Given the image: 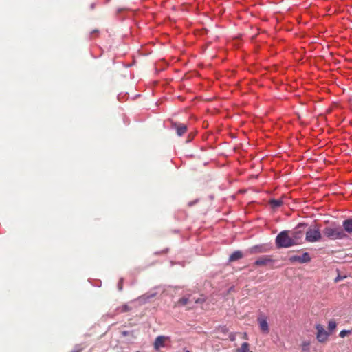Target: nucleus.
Wrapping results in <instances>:
<instances>
[{
	"instance_id": "obj_1",
	"label": "nucleus",
	"mask_w": 352,
	"mask_h": 352,
	"mask_svg": "<svg viewBox=\"0 0 352 352\" xmlns=\"http://www.w3.org/2000/svg\"><path fill=\"white\" fill-rule=\"evenodd\" d=\"M323 234L331 240L343 239L347 235L340 227L329 226L323 230Z\"/></svg>"
},
{
	"instance_id": "obj_2",
	"label": "nucleus",
	"mask_w": 352,
	"mask_h": 352,
	"mask_svg": "<svg viewBox=\"0 0 352 352\" xmlns=\"http://www.w3.org/2000/svg\"><path fill=\"white\" fill-rule=\"evenodd\" d=\"M276 245L278 248H287L294 246L289 231L284 230L280 232L276 237Z\"/></svg>"
},
{
	"instance_id": "obj_3",
	"label": "nucleus",
	"mask_w": 352,
	"mask_h": 352,
	"mask_svg": "<svg viewBox=\"0 0 352 352\" xmlns=\"http://www.w3.org/2000/svg\"><path fill=\"white\" fill-rule=\"evenodd\" d=\"M322 239L320 228L318 226L309 228L305 233V240L309 243L319 241Z\"/></svg>"
},
{
	"instance_id": "obj_4",
	"label": "nucleus",
	"mask_w": 352,
	"mask_h": 352,
	"mask_svg": "<svg viewBox=\"0 0 352 352\" xmlns=\"http://www.w3.org/2000/svg\"><path fill=\"white\" fill-rule=\"evenodd\" d=\"M304 226V224H298L296 230L292 232L291 237L294 245H300L302 243L304 232L299 230V228Z\"/></svg>"
},
{
	"instance_id": "obj_5",
	"label": "nucleus",
	"mask_w": 352,
	"mask_h": 352,
	"mask_svg": "<svg viewBox=\"0 0 352 352\" xmlns=\"http://www.w3.org/2000/svg\"><path fill=\"white\" fill-rule=\"evenodd\" d=\"M316 329L317 331L316 338L318 341L321 343L327 342L330 336V333L327 331L321 324H317L316 325Z\"/></svg>"
},
{
	"instance_id": "obj_6",
	"label": "nucleus",
	"mask_w": 352,
	"mask_h": 352,
	"mask_svg": "<svg viewBox=\"0 0 352 352\" xmlns=\"http://www.w3.org/2000/svg\"><path fill=\"white\" fill-rule=\"evenodd\" d=\"M171 128L175 129L177 135L179 137L185 134L188 130L186 124L178 122L171 121Z\"/></svg>"
},
{
	"instance_id": "obj_7",
	"label": "nucleus",
	"mask_w": 352,
	"mask_h": 352,
	"mask_svg": "<svg viewBox=\"0 0 352 352\" xmlns=\"http://www.w3.org/2000/svg\"><path fill=\"white\" fill-rule=\"evenodd\" d=\"M291 262H298L300 263H309L311 261V257L308 252L303 253L302 255H294L289 258Z\"/></svg>"
},
{
	"instance_id": "obj_8",
	"label": "nucleus",
	"mask_w": 352,
	"mask_h": 352,
	"mask_svg": "<svg viewBox=\"0 0 352 352\" xmlns=\"http://www.w3.org/2000/svg\"><path fill=\"white\" fill-rule=\"evenodd\" d=\"M273 262L274 260L271 256L265 255L258 258V259H256V261L254 262V265L256 266H266L272 263Z\"/></svg>"
},
{
	"instance_id": "obj_9",
	"label": "nucleus",
	"mask_w": 352,
	"mask_h": 352,
	"mask_svg": "<svg viewBox=\"0 0 352 352\" xmlns=\"http://www.w3.org/2000/svg\"><path fill=\"white\" fill-rule=\"evenodd\" d=\"M168 339L167 337L164 336H159L155 338L153 346L155 350H159L160 348L164 347L165 346V341Z\"/></svg>"
},
{
	"instance_id": "obj_10",
	"label": "nucleus",
	"mask_w": 352,
	"mask_h": 352,
	"mask_svg": "<svg viewBox=\"0 0 352 352\" xmlns=\"http://www.w3.org/2000/svg\"><path fill=\"white\" fill-rule=\"evenodd\" d=\"M342 227L344 232L352 234V219L349 218L342 221Z\"/></svg>"
},
{
	"instance_id": "obj_11",
	"label": "nucleus",
	"mask_w": 352,
	"mask_h": 352,
	"mask_svg": "<svg viewBox=\"0 0 352 352\" xmlns=\"http://www.w3.org/2000/svg\"><path fill=\"white\" fill-rule=\"evenodd\" d=\"M258 321L261 330L265 333L269 332V326L266 318H258Z\"/></svg>"
},
{
	"instance_id": "obj_12",
	"label": "nucleus",
	"mask_w": 352,
	"mask_h": 352,
	"mask_svg": "<svg viewBox=\"0 0 352 352\" xmlns=\"http://www.w3.org/2000/svg\"><path fill=\"white\" fill-rule=\"evenodd\" d=\"M243 257V254L240 250L234 251L229 257V262L238 261Z\"/></svg>"
},
{
	"instance_id": "obj_13",
	"label": "nucleus",
	"mask_w": 352,
	"mask_h": 352,
	"mask_svg": "<svg viewBox=\"0 0 352 352\" xmlns=\"http://www.w3.org/2000/svg\"><path fill=\"white\" fill-rule=\"evenodd\" d=\"M267 248L263 245H255L251 248L250 253L257 254L267 252Z\"/></svg>"
},
{
	"instance_id": "obj_14",
	"label": "nucleus",
	"mask_w": 352,
	"mask_h": 352,
	"mask_svg": "<svg viewBox=\"0 0 352 352\" xmlns=\"http://www.w3.org/2000/svg\"><path fill=\"white\" fill-rule=\"evenodd\" d=\"M270 204L272 208H276L283 205V200L273 199L270 200Z\"/></svg>"
},
{
	"instance_id": "obj_15",
	"label": "nucleus",
	"mask_w": 352,
	"mask_h": 352,
	"mask_svg": "<svg viewBox=\"0 0 352 352\" xmlns=\"http://www.w3.org/2000/svg\"><path fill=\"white\" fill-rule=\"evenodd\" d=\"M237 352H252L250 351V345L248 342H243L241 346L237 349Z\"/></svg>"
},
{
	"instance_id": "obj_16",
	"label": "nucleus",
	"mask_w": 352,
	"mask_h": 352,
	"mask_svg": "<svg viewBox=\"0 0 352 352\" xmlns=\"http://www.w3.org/2000/svg\"><path fill=\"white\" fill-rule=\"evenodd\" d=\"M336 327H337V323H336V320H331L329 321L328 330L329 331V333L334 331L336 329Z\"/></svg>"
},
{
	"instance_id": "obj_17",
	"label": "nucleus",
	"mask_w": 352,
	"mask_h": 352,
	"mask_svg": "<svg viewBox=\"0 0 352 352\" xmlns=\"http://www.w3.org/2000/svg\"><path fill=\"white\" fill-rule=\"evenodd\" d=\"M189 302H192V299L190 298H182L178 300V304L181 305H186Z\"/></svg>"
},
{
	"instance_id": "obj_18",
	"label": "nucleus",
	"mask_w": 352,
	"mask_h": 352,
	"mask_svg": "<svg viewBox=\"0 0 352 352\" xmlns=\"http://www.w3.org/2000/svg\"><path fill=\"white\" fill-rule=\"evenodd\" d=\"M309 345L310 342L309 341H304L302 343V349L303 351L309 352Z\"/></svg>"
},
{
	"instance_id": "obj_19",
	"label": "nucleus",
	"mask_w": 352,
	"mask_h": 352,
	"mask_svg": "<svg viewBox=\"0 0 352 352\" xmlns=\"http://www.w3.org/2000/svg\"><path fill=\"white\" fill-rule=\"evenodd\" d=\"M351 333H352V329L351 330H342L340 332L339 336L341 338H344L345 336L350 335Z\"/></svg>"
},
{
	"instance_id": "obj_20",
	"label": "nucleus",
	"mask_w": 352,
	"mask_h": 352,
	"mask_svg": "<svg viewBox=\"0 0 352 352\" xmlns=\"http://www.w3.org/2000/svg\"><path fill=\"white\" fill-rule=\"evenodd\" d=\"M205 301L204 299L203 298H197L195 299V298H192V302H194L195 303H202Z\"/></svg>"
},
{
	"instance_id": "obj_21",
	"label": "nucleus",
	"mask_w": 352,
	"mask_h": 352,
	"mask_svg": "<svg viewBox=\"0 0 352 352\" xmlns=\"http://www.w3.org/2000/svg\"><path fill=\"white\" fill-rule=\"evenodd\" d=\"M122 334L124 336H126L128 335H130L131 333L129 331H124L122 332Z\"/></svg>"
},
{
	"instance_id": "obj_22",
	"label": "nucleus",
	"mask_w": 352,
	"mask_h": 352,
	"mask_svg": "<svg viewBox=\"0 0 352 352\" xmlns=\"http://www.w3.org/2000/svg\"><path fill=\"white\" fill-rule=\"evenodd\" d=\"M122 289V280H120L119 283V289L121 290Z\"/></svg>"
},
{
	"instance_id": "obj_23",
	"label": "nucleus",
	"mask_w": 352,
	"mask_h": 352,
	"mask_svg": "<svg viewBox=\"0 0 352 352\" xmlns=\"http://www.w3.org/2000/svg\"><path fill=\"white\" fill-rule=\"evenodd\" d=\"M186 352H190L189 350H186Z\"/></svg>"
},
{
	"instance_id": "obj_24",
	"label": "nucleus",
	"mask_w": 352,
	"mask_h": 352,
	"mask_svg": "<svg viewBox=\"0 0 352 352\" xmlns=\"http://www.w3.org/2000/svg\"><path fill=\"white\" fill-rule=\"evenodd\" d=\"M73 352H78V351H73Z\"/></svg>"
}]
</instances>
